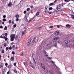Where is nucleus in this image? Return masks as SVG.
<instances>
[{
  "mask_svg": "<svg viewBox=\"0 0 74 74\" xmlns=\"http://www.w3.org/2000/svg\"><path fill=\"white\" fill-rule=\"evenodd\" d=\"M54 47H55L56 48H57V47H58L57 46V45H56V44H55L54 45Z\"/></svg>",
  "mask_w": 74,
  "mask_h": 74,
  "instance_id": "obj_41",
  "label": "nucleus"
},
{
  "mask_svg": "<svg viewBox=\"0 0 74 74\" xmlns=\"http://www.w3.org/2000/svg\"><path fill=\"white\" fill-rule=\"evenodd\" d=\"M59 34V32L58 31H56L55 32V36H57V35H58Z\"/></svg>",
  "mask_w": 74,
  "mask_h": 74,
  "instance_id": "obj_8",
  "label": "nucleus"
},
{
  "mask_svg": "<svg viewBox=\"0 0 74 74\" xmlns=\"http://www.w3.org/2000/svg\"><path fill=\"white\" fill-rule=\"evenodd\" d=\"M15 17H16V18H19V15H18V14H17L15 16Z\"/></svg>",
  "mask_w": 74,
  "mask_h": 74,
  "instance_id": "obj_16",
  "label": "nucleus"
},
{
  "mask_svg": "<svg viewBox=\"0 0 74 74\" xmlns=\"http://www.w3.org/2000/svg\"><path fill=\"white\" fill-rule=\"evenodd\" d=\"M36 37H35L34 38V39L33 40V41L32 42V45L34 44V42H35V41L36 40Z\"/></svg>",
  "mask_w": 74,
  "mask_h": 74,
  "instance_id": "obj_9",
  "label": "nucleus"
},
{
  "mask_svg": "<svg viewBox=\"0 0 74 74\" xmlns=\"http://www.w3.org/2000/svg\"><path fill=\"white\" fill-rule=\"evenodd\" d=\"M23 29H25V30H26V29H27V28L26 26L25 27H24Z\"/></svg>",
  "mask_w": 74,
  "mask_h": 74,
  "instance_id": "obj_48",
  "label": "nucleus"
},
{
  "mask_svg": "<svg viewBox=\"0 0 74 74\" xmlns=\"http://www.w3.org/2000/svg\"><path fill=\"white\" fill-rule=\"evenodd\" d=\"M10 41H13L15 40V34H12L10 36Z\"/></svg>",
  "mask_w": 74,
  "mask_h": 74,
  "instance_id": "obj_2",
  "label": "nucleus"
},
{
  "mask_svg": "<svg viewBox=\"0 0 74 74\" xmlns=\"http://www.w3.org/2000/svg\"><path fill=\"white\" fill-rule=\"evenodd\" d=\"M47 58L48 59H52V57H47Z\"/></svg>",
  "mask_w": 74,
  "mask_h": 74,
  "instance_id": "obj_37",
  "label": "nucleus"
},
{
  "mask_svg": "<svg viewBox=\"0 0 74 74\" xmlns=\"http://www.w3.org/2000/svg\"><path fill=\"white\" fill-rule=\"evenodd\" d=\"M6 37V36H5L4 34H2L1 36H0V38L4 39L5 38V37Z\"/></svg>",
  "mask_w": 74,
  "mask_h": 74,
  "instance_id": "obj_6",
  "label": "nucleus"
},
{
  "mask_svg": "<svg viewBox=\"0 0 74 74\" xmlns=\"http://www.w3.org/2000/svg\"><path fill=\"white\" fill-rule=\"evenodd\" d=\"M3 18H6V16L5 15H4L3 16Z\"/></svg>",
  "mask_w": 74,
  "mask_h": 74,
  "instance_id": "obj_42",
  "label": "nucleus"
},
{
  "mask_svg": "<svg viewBox=\"0 0 74 74\" xmlns=\"http://www.w3.org/2000/svg\"><path fill=\"white\" fill-rule=\"evenodd\" d=\"M44 53H45V54H46V53H47V52L45 51H44Z\"/></svg>",
  "mask_w": 74,
  "mask_h": 74,
  "instance_id": "obj_59",
  "label": "nucleus"
},
{
  "mask_svg": "<svg viewBox=\"0 0 74 74\" xmlns=\"http://www.w3.org/2000/svg\"><path fill=\"white\" fill-rule=\"evenodd\" d=\"M33 59L34 60L33 63L34 66H36V56L34 53L32 54Z\"/></svg>",
  "mask_w": 74,
  "mask_h": 74,
  "instance_id": "obj_1",
  "label": "nucleus"
},
{
  "mask_svg": "<svg viewBox=\"0 0 74 74\" xmlns=\"http://www.w3.org/2000/svg\"><path fill=\"white\" fill-rule=\"evenodd\" d=\"M6 51H8V49H9V48L8 47H6Z\"/></svg>",
  "mask_w": 74,
  "mask_h": 74,
  "instance_id": "obj_32",
  "label": "nucleus"
},
{
  "mask_svg": "<svg viewBox=\"0 0 74 74\" xmlns=\"http://www.w3.org/2000/svg\"><path fill=\"white\" fill-rule=\"evenodd\" d=\"M48 13L49 14H52V12H49V11Z\"/></svg>",
  "mask_w": 74,
  "mask_h": 74,
  "instance_id": "obj_53",
  "label": "nucleus"
},
{
  "mask_svg": "<svg viewBox=\"0 0 74 74\" xmlns=\"http://www.w3.org/2000/svg\"><path fill=\"white\" fill-rule=\"evenodd\" d=\"M31 41H32V39H30L29 40V41L27 43V45L28 46H29V45H30V44H31Z\"/></svg>",
  "mask_w": 74,
  "mask_h": 74,
  "instance_id": "obj_4",
  "label": "nucleus"
},
{
  "mask_svg": "<svg viewBox=\"0 0 74 74\" xmlns=\"http://www.w3.org/2000/svg\"><path fill=\"white\" fill-rule=\"evenodd\" d=\"M8 5L10 7L12 5V3L11 2H9V4H8Z\"/></svg>",
  "mask_w": 74,
  "mask_h": 74,
  "instance_id": "obj_10",
  "label": "nucleus"
},
{
  "mask_svg": "<svg viewBox=\"0 0 74 74\" xmlns=\"http://www.w3.org/2000/svg\"><path fill=\"white\" fill-rule=\"evenodd\" d=\"M57 28H59V27H60V26L58 25H57Z\"/></svg>",
  "mask_w": 74,
  "mask_h": 74,
  "instance_id": "obj_52",
  "label": "nucleus"
},
{
  "mask_svg": "<svg viewBox=\"0 0 74 74\" xmlns=\"http://www.w3.org/2000/svg\"><path fill=\"white\" fill-rule=\"evenodd\" d=\"M1 67H3V65H0V69H1Z\"/></svg>",
  "mask_w": 74,
  "mask_h": 74,
  "instance_id": "obj_50",
  "label": "nucleus"
},
{
  "mask_svg": "<svg viewBox=\"0 0 74 74\" xmlns=\"http://www.w3.org/2000/svg\"><path fill=\"white\" fill-rule=\"evenodd\" d=\"M23 55H24V53H23L21 54V56H23Z\"/></svg>",
  "mask_w": 74,
  "mask_h": 74,
  "instance_id": "obj_36",
  "label": "nucleus"
},
{
  "mask_svg": "<svg viewBox=\"0 0 74 74\" xmlns=\"http://www.w3.org/2000/svg\"><path fill=\"white\" fill-rule=\"evenodd\" d=\"M26 12H27L26 11H24L23 13L24 14H26Z\"/></svg>",
  "mask_w": 74,
  "mask_h": 74,
  "instance_id": "obj_51",
  "label": "nucleus"
},
{
  "mask_svg": "<svg viewBox=\"0 0 74 74\" xmlns=\"http://www.w3.org/2000/svg\"><path fill=\"white\" fill-rule=\"evenodd\" d=\"M19 21V18H16V21Z\"/></svg>",
  "mask_w": 74,
  "mask_h": 74,
  "instance_id": "obj_49",
  "label": "nucleus"
},
{
  "mask_svg": "<svg viewBox=\"0 0 74 74\" xmlns=\"http://www.w3.org/2000/svg\"><path fill=\"white\" fill-rule=\"evenodd\" d=\"M64 1L65 2H69V1H70V0H65Z\"/></svg>",
  "mask_w": 74,
  "mask_h": 74,
  "instance_id": "obj_25",
  "label": "nucleus"
},
{
  "mask_svg": "<svg viewBox=\"0 0 74 74\" xmlns=\"http://www.w3.org/2000/svg\"><path fill=\"white\" fill-rule=\"evenodd\" d=\"M30 8H27V11H29L30 10Z\"/></svg>",
  "mask_w": 74,
  "mask_h": 74,
  "instance_id": "obj_33",
  "label": "nucleus"
},
{
  "mask_svg": "<svg viewBox=\"0 0 74 74\" xmlns=\"http://www.w3.org/2000/svg\"><path fill=\"white\" fill-rule=\"evenodd\" d=\"M11 65H9V66H8V68H11Z\"/></svg>",
  "mask_w": 74,
  "mask_h": 74,
  "instance_id": "obj_44",
  "label": "nucleus"
},
{
  "mask_svg": "<svg viewBox=\"0 0 74 74\" xmlns=\"http://www.w3.org/2000/svg\"><path fill=\"white\" fill-rule=\"evenodd\" d=\"M31 67L32 68V69H34V70L36 69V68L34 66V65H33V66H32Z\"/></svg>",
  "mask_w": 74,
  "mask_h": 74,
  "instance_id": "obj_26",
  "label": "nucleus"
},
{
  "mask_svg": "<svg viewBox=\"0 0 74 74\" xmlns=\"http://www.w3.org/2000/svg\"><path fill=\"white\" fill-rule=\"evenodd\" d=\"M11 23V20H10L9 21V23L10 24Z\"/></svg>",
  "mask_w": 74,
  "mask_h": 74,
  "instance_id": "obj_40",
  "label": "nucleus"
},
{
  "mask_svg": "<svg viewBox=\"0 0 74 74\" xmlns=\"http://www.w3.org/2000/svg\"><path fill=\"white\" fill-rule=\"evenodd\" d=\"M15 46L13 45L12 47V49L13 50H15Z\"/></svg>",
  "mask_w": 74,
  "mask_h": 74,
  "instance_id": "obj_19",
  "label": "nucleus"
},
{
  "mask_svg": "<svg viewBox=\"0 0 74 74\" xmlns=\"http://www.w3.org/2000/svg\"><path fill=\"white\" fill-rule=\"evenodd\" d=\"M9 49L10 50H11L12 49V47L11 46H10L9 48Z\"/></svg>",
  "mask_w": 74,
  "mask_h": 74,
  "instance_id": "obj_34",
  "label": "nucleus"
},
{
  "mask_svg": "<svg viewBox=\"0 0 74 74\" xmlns=\"http://www.w3.org/2000/svg\"><path fill=\"white\" fill-rule=\"evenodd\" d=\"M2 21H4V22H5V21H6V19H5V18H3Z\"/></svg>",
  "mask_w": 74,
  "mask_h": 74,
  "instance_id": "obj_31",
  "label": "nucleus"
},
{
  "mask_svg": "<svg viewBox=\"0 0 74 74\" xmlns=\"http://www.w3.org/2000/svg\"><path fill=\"white\" fill-rule=\"evenodd\" d=\"M26 32V30H25L24 31H23L22 33V36H23V34H24V33Z\"/></svg>",
  "mask_w": 74,
  "mask_h": 74,
  "instance_id": "obj_15",
  "label": "nucleus"
},
{
  "mask_svg": "<svg viewBox=\"0 0 74 74\" xmlns=\"http://www.w3.org/2000/svg\"><path fill=\"white\" fill-rule=\"evenodd\" d=\"M64 42L66 45L68 44V41L67 40H64Z\"/></svg>",
  "mask_w": 74,
  "mask_h": 74,
  "instance_id": "obj_17",
  "label": "nucleus"
},
{
  "mask_svg": "<svg viewBox=\"0 0 74 74\" xmlns=\"http://www.w3.org/2000/svg\"><path fill=\"white\" fill-rule=\"evenodd\" d=\"M7 65H8V63H6L5 64V66H7Z\"/></svg>",
  "mask_w": 74,
  "mask_h": 74,
  "instance_id": "obj_57",
  "label": "nucleus"
},
{
  "mask_svg": "<svg viewBox=\"0 0 74 74\" xmlns=\"http://www.w3.org/2000/svg\"><path fill=\"white\" fill-rule=\"evenodd\" d=\"M60 38L59 37H56L54 38L53 39V40H58V39H59Z\"/></svg>",
  "mask_w": 74,
  "mask_h": 74,
  "instance_id": "obj_18",
  "label": "nucleus"
},
{
  "mask_svg": "<svg viewBox=\"0 0 74 74\" xmlns=\"http://www.w3.org/2000/svg\"><path fill=\"white\" fill-rule=\"evenodd\" d=\"M30 8H31L32 9H33V8H34V7H33V5H32L30 6Z\"/></svg>",
  "mask_w": 74,
  "mask_h": 74,
  "instance_id": "obj_35",
  "label": "nucleus"
},
{
  "mask_svg": "<svg viewBox=\"0 0 74 74\" xmlns=\"http://www.w3.org/2000/svg\"><path fill=\"white\" fill-rule=\"evenodd\" d=\"M66 27H69V28H70L71 27V25L69 24H67L66 25Z\"/></svg>",
  "mask_w": 74,
  "mask_h": 74,
  "instance_id": "obj_11",
  "label": "nucleus"
},
{
  "mask_svg": "<svg viewBox=\"0 0 74 74\" xmlns=\"http://www.w3.org/2000/svg\"><path fill=\"white\" fill-rule=\"evenodd\" d=\"M56 4V3H50L49 5V6L55 5Z\"/></svg>",
  "mask_w": 74,
  "mask_h": 74,
  "instance_id": "obj_7",
  "label": "nucleus"
},
{
  "mask_svg": "<svg viewBox=\"0 0 74 74\" xmlns=\"http://www.w3.org/2000/svg\"><path fill=\"white\" fill-rule=\"evenodd\" d=\"M12 24H14V21H12Z\"/></svg>",
  "mask_w": 74,
  "mask_h": 74,
  "instance_id": "obj_61",
  "label": "nucleus"
},
{
  "mask_svg": "<svg viewBox=\"0 0 74 74\" xmlns=\"http://www.w3.org/2000/svg\"><path fill=\"white\" fill-rule=\"evenodd\" d=\"M39 12H37L36 14V16H38V15H39Z\"/></svg>",
  "mask_w": 74,
  "mask_h": 74,
  "instance_id": "obj_29",
  "label": "nucleus"
},
{
  "mask_svg": "<svg viewBox=\"0 0 74 74\" xmlns=\"http://www.w3.org/2000/svg\"><path fill=\"white\" fill-rule=\"evenodd\" d=\"M18 38V36H16L15 37V40H17Z\"/></svg>",
  "mask_w": 74,
  "mask_h": 74,
  "instance_id": "obj_23",
  "label": "nucleus"
},
{
  "mask_svg": "<svg viewBox=\"0 0 74 74\" xmlns=\"http://www.w3.org/2000/svg\"><path fill=\"white\" fill-rule=\"evenodd\" d=\"M2 24H3V25H4V21H3L2 23Z\"/></svg>",
  "mask_w": 74,
  "mask_h": 74,
  "instance_id": "obj_58",
  "label": "nucleus"
},
{
  "mask_svg": "<svg viewBox=\"0 0 74 74\" xmlns=\"http://www.w3.org/2000/svg\"><path fill=\"white\" fill-rule=\"evenodd\" d=\"M11 59L12 62H14V58L13 57H11Z\"/></svg>",
  "mask_w": 74,
  "mask_h": 74,
  "instance_id": "obj_14",
  "label": "nucleus"
},
{
  "mask_svg": "<svg viewBox=\"0 0 74 74\" xmlns=\"http://www.w3.org/2000/svg\"><path fill=\"white\" fill-rule=\"evenodd\" d=\"M5 36H7V35H8V34L7 33H5V34H4Z\"/></svg>",
  "mask_w": 74,
  "mask_h": 74,
  "instance_id": "obj_43",
  "label": "nucleus"
},
{
  "mask_svg": "<svg viewBox=\"0 0 74 74\" xmlns=\"http://www.w3.org/2000/svg\"><path fill=\"white\" fill-rule=\"evenodd\" d=\"M13 44H14V43L12 42L11 43V45H13Z\"/></svg>",
  "mask_w": 74,
  "mask_h": 74,
  "instance_id": "obj_62",
  "label": "nucleus"
},
{
  "mask_svg": "<svg viewBox=\"0 0 74 74\" xmlns=\"http://www.w3.org/2000/svg\"><path fill=\"white\" fill-rule=\"evenodd\" d=\"M14 27H16V25L15 24L13 25Z\"/></svg>",
  "mask_w": 74,
  "mask_h": 74,
  "instance_id": "obj_47",
  "label": "nucleus"
},
{
  "mask_svg": "<svg viewBox=\"0 0 74 74\" xmlns=\"http://www.w3.org/2000/svg\"><path fill=\"white\" fill-rule=\"evenodd\" d=\"M7 29V26H5V27L4 29V30H6Z\"/></svg>",
  "mask_w": 74,
  "mask_h": 74,
  "instance_id": "obj_27",
  "label": "nucleus"
},
{
  "mask_svg": "<svg viewBox=\"0 0 74 74\" xmlns=\"http://www.w3.org/2000/svg\"><path fill=\"white\" fill-rule=\"evenodd\" d=\"M1 52L2 53H4V50L2 51Z\"/></svg>",
  "mask_w": 74,
  "mask_h": 74,
  "instance_id": "obj_56",
  "label": "nucleus"
},
{
  "mask_svg": "<svg viewBox=\"0 0 74 74\" xmlns=\"http://www.w3.org/2000/svg\"><path fill=\"white\" fill-rule=\"evenodd\" d=\"M3 45L4 47H7V45H6V44L5 43H4Z\"/></svg>",
  "mask_w": 74,
  "mask_h": 74,
  "instance_id": "obj_28",
  "label": "nucleus"
},
{
  "mask_svg": "<svg viewBox=\"0 0 74 74\" xmlns=\"http://www.w3.org/2000/svg\"><path fill=\"white\" fill-rule=\"evenodd\" d=\"M8 0H3V3H6Z\"/></svg>",
  "mask_w": 74,
  "mask_h": 74,
  "instance_id": "obj_24",
  "label": "nucleus"
},
{
  "mask_svg": "<svg viewBox=\"0 0 74 74\" xmlns=\"http://www.w3.org/2000/svg\"><path fill=\"white\" fill-rule=\"evenodd\" d=\"M7 36H6V37H5V38L3 39H5V41H7V40H8V38H7Z\"/></svg>",
  "mask_w": 74,
  "mask_h": 74,
  "instance_id": "obj_20",
  "label": "nucleus"
},
{
  "mask_svg": "<svg viewBox=\"0 0 74 74\" xmlns=\"http://www.w3.org/2000/svg\"><path fill=\"white\" fill-rule=\"evenodd\" d=\"M16 62H15L14 63V66H16Z\"/></svg>",
  "mask_w": 74,
  "mask_h": 74,
  "instance_id": "obj_55",
  "label": "nucleus"
},
{
  "mask_svg": "<svg viewBox=\"0 0 74 74\" xmlns=\"http://www.w3.org/2000/svg\"><path fill=\"white\" fill-rule=\"evenodd\" d=\"M54 12H56V13L58 12V11L57 10H55Z\"/></svg>",
  "mask_w": 74,
  "mask_h": 74,
  "instance_id": "obj_60",
  "label": "nucleus"
},
{
  "mask_svg": "<svg viewBox=\"0 0 74 74\" xmlns=\"http://www.w3.org/2000/svg\"><path fill=\"white\" fill-rule=\"evenodd\" d=\"M62 8V4H60L58 5L57 7L56 8V10L59 11H61L62 10L61 9Z\"/></svg>",
  "mask_w": 74,
  "mask_h": 74,
  "instance_id": "obj_3",
  "label": "nucleus"
},
{
  "mask_svg": "<svg viewBox=\"0 0 74 74\" xmlns=\"http://www.w3.org/2000/svg\"><path fill=\"white\" fill-rule=\"evenodd\" d=\"M50 28H53V26H51L50 27Z\"/></svg>",
  "mask_w": 74,
  "mask_h": 74,
  "instance_id": "obj_54",
  "label": "nucleus"
},
{
  "mask_svg": "<svg viewBox=\"0 0 74 74\" xmlns=\"http://www.w3.org/2000/svg\"><path fill=\"white\" fill-rule=\"evenodd\" d=\"M58 1V0H56L55 1H54V3L55 4L56 2H57V1Z\"/></svg>",
  "mask_w": 74,
  "mask_h": 74,
  "instance_id": "obj_38",
  "label": "nucleus"
},
{
  "mask_svg": "<svg viewBox=\"0 0 74 74\" xmlns=\"http://www.w3.org/2000/svg\"><path fill=\"white\" fill-rule=\"evenodd\" d=\"M52 10V8L50 7L49 8V10Z\"/></svg>",
  "mask_w": 74,
  "mask_h": 74,
  "instance_id": "obj_39",
  "label": "nucleus"
},
{
  "mask_svg": "<svg viewBox=\"0 0 74 74\" xmlns=\"http://www.w3.org/2000/svg\"><path fill=\"white\" fill-rule=\"evenodd\" d=\"M50 73L51 74H53V73L51 71L50 72Z\"/></svg>",
  "mask_w": 74,
  "mask_h": 74,
  "instance_id": "obj_64",
  "label": "nucleus"
},
{
  "mask_svg": "<svg viewBox=\"0 0 74 74\" xmlns=\"http://www.w3.org/2000/svg\"><path fill=\"white\" fill-rule=\"evenodd\" d=\"M45 13H46V14H48V13L49 12V11L47 10V8H46V7H45Z\"/></svg>",
  "mask_w": 74,
  "mask_h": 74,
  "instance_id": "obj_12",
  "label": "nucleus"
},
{
  "mask_svg": "<svg viewBox=\"0 0 74 74\" xmlns=\"http://www.w3.org/2000/svg\"><path fill=\"white\" fill-rule=\"evenodd\" d=\"M41 29V27H39L37 29V30H40Z\"/></svg>",
  "mask_w": 74,
  "mask_h": 74,
  "instance_id": "obj_21",
  "label": "nucleus"
},
{
  "mask_svg": "<svg viewBox=\"0 0 74 74\" xmlns=\"http://www.w3.org/2000/svg\"><path fill=\"white\" fill-rule=\"evenodd\" d=\"M71 16L72 19H74V15H71Z\"/></svg>",
  "mask_w": 74,
  "mask_h": 74,
  "instance_id": "obj_30",
  "label": "nucleus"
},
{
  "mask_svg": "<svg viewBox=\"0 0 74 74\" xmlns=\"http://www.w3.org/2000/svg\"><path fill=\"white\" fill-rule=\"evenodd\" d=\"M29 66H31V67L32 66H33L34 64H33L32 63V62H31V61H30V63H29Z\"/></svg>",
  "mask_w": 74,
  "mask_h": 74,
  "instance_id": "obj_13",
  "label": "nucleus"
},
{
  "mask_svg": "<svg viewBox=\"0 0 74 74\" xmlns=\"http://www.w3.org/2000/svg\"><path fill=\"white\" fill-rule=\"evenodd\" d=\"M14 73H16V74H17V73H18V71H16V69H14Z\"/></svg>",
  "mask_w": 74,
  "mask_h": 74,
  "instance_id": "obj_22",
  "label": "nucleus"
},
{
  "mask_svg": "<svg viewBox=\"0 0 74 74\" xmlns=\"http://www.w3.org/2000/svg\"><path fill=\"white\" fill-rule=\"evenodd\" d=\"M0 29H3V26L1 25L0 26Z\"/></svg>",
  "mask_w": 74,
  "mask_h": 74,
  "instance_id": "obj_46",
  "label": "nucleus"
},
{
  "mask_svg": "<svg viewBox=\"0 0 74 74\" xmlns=\"http://www.w3.org/2000/svg\"><path fill=\"white\" fill-rule=\"evenodd\" d=\"M12 55H15V52L13 51L12 52Z\"/></svg>",
  "mask_w": 74,
  "mask_h": 74,
  "instance_id": "obj_45",
  "label": "nucleus"
},
{
  "mask_svg": "<svg viewBox=\"0 0 74 74\" xmlns=\"http://www.w3.org/2000/svg\"><path fill=\"white\" fill-rule=\"evenodd\" d=\"M40 64L43 70H45V66L44 65V64H43L42 63H40Z\"/></svg>",
  "mask_w": 74,
  "mask_h": 74,
  "instance_id": "obj_5",
  "label": "nucleus"
},
{
  "mask_svg": "<svg viewBox=\"0 0 74 74\" xmlns=\"http://www.w3.org/2000/svg\"><path fill=\"white\" fill-rule=\"evenodd\" d=\"M46 73H48V71L47 70H46Z\"/></svg>",
  "mask_w": 74,
  "mask_h": 74,
  "instance_id": "obj_63",
  "label": "nucleus"
}]
</instances>
